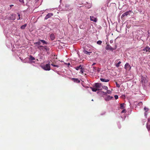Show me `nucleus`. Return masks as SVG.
Returning <instances> with one entry per match:
<instances>
[{
	"label": "nucleus",
	"instance_id": "obj_10",
	"mask_svg": "<svg viewBox=\"0 0 150 150\" xmlns=\"http://www.w3.org/2000/svg\"><path fill=\"white\" fill-rule=\"evenodd\" d=\"M113 97L110 96H108L107 97H105V100L106 101H108L109 100H110L111 99L113 98Z\"/></svg>",
	"mask_w": 150,
	"mask_h": 150
},
{
	"label": "nucleus",
	"instance_id": "obj_24",
	"mask_svg": "<svg viewBox=\"0 0 150 150\" xmlns=\"http://www.w3.org/2000/svg\"><path fill=\"white\" fill-rule=\"evenodd\" d=\"M41 42L39 40V41L37 42H36L34 43V44H37L38 45H40L41 44Z\"/></svg>",
	"mask_w": 150,
	"mask_h": 150
},
{
	"label": "nucleus",
	"instance_id": "obj_7",
	"mask_svg": "<svg viewBox=\"0 0 150 150\" xmlns=\"http://www.w3.org/2000/svg\"><path fill=\"white\" fill-rule=\"evenodd\" d=\"M53 15V14L52 13H49L45 16V19L46 20L48 18L52 16Z\"/></svg>",
	"mask_w": 150,
	"mask_h": 150
},
{
	"label": "nucleus",
	"instance_id": "obj_12",
	"mask_svg": "<svg viewBox=\"0 0 150 150\" xmlns=\"http://www.w3.org/2000/svg\"><path fill=\"white\" fill-rule=\"evenodd\" d=\"M93 71L96 72L97 71L98 72H99L100 71V69L98 68H97L96 67H93Z\"/></svg>",
	"mask_w": 150,
	"mask_h": 150
},
{
	"label": "nucleus",
	"instance_id": "obj_3",
	"mask_svg": "<svg viewBox=\"0 0 150 150\" xmlns=\"http://www.w3.org/2000/svg\"><path fill=\"white\" fill-rule=\"evenodd\" d=\"M131 12V11H129L124 13L121 16V19L123 18L125 16H127L129 15L130 13Z\"/></svg>",
	"mask_w": 150,
	"mask_h": 150
},
{
	"label": "nucleus",
	"instance_id": "obj_31",
	"mask_svg": "<svg viewBox=\"0 0 150 150\" xmlns=\"http://www.w3.org/2000/svg\"><path fill=\"white\" fill-rule=\"evenodd\" d=\"M101 92L104 95H105V96H107V93L106 92H105L104 91H101Z\"/></svg>",
	"mask_w": 150,
	"mask_h": 150
},
{
	"label": "nucleus",
	"instance_id": "obj_23",
	"mask_svg": "<svg viewBox=\"0 0 150 150\" xmlns=\"http://www.w3.org/2000/svg\"><path fill=\"white\" fill-rule=\"evenodd\" d=\"M26 26H27V24H25V25L21 26V28L22 29H24L25 28V27Z\"/></svg>",
	"mask_w": 150,
	"mask_h": 150
},
{
	"label": "nucleus",
	"instance_id": "obj_22",
	"mask_svg": "<svg viewBox=\"0 0 150 150\" xmlns=\"http://www.w3.org/2000/svg\"><path fill=\"white\" fill-rule=\"evenodd\" d=\"M29 59L30 60H35V58L32 55H30Z\"/></svg>",
	"mask_w": 150,
	"mask_h": 150
},
{
	"label": "nucleus",
	"instance_id": "obj_11",
	"mask_svg": "<svg viewBox=\"0 0 150 150\" xmlns=\"http://www.w3.org/2000/svg\"><path fill=\"white\" fill-rule=\"evenodd\" d=\"M90 18L91 21H93L95 22H97V18L91 16L90 17Z\"/></svg>",
	"mask_w": 150,
	"mask_h": 150
},
{
	"label": "nucleus",
	"instance_id": "obj_2",
	"mask_svg": "<svg viewBox=\"0 0 150 150\" xmlns=\"http://www.w3.org/2000/svg\"><path fill=\"white\" fill-rule=\"evenodd\" d=\"M43 69L45 70L49 71L50 69V64L49 63L46 64L43 67Z\"/></svg>",
	"mask_w": 150,
	"mask_h": 150
},
{
	"label": "nucleus",
	"instance_id": "obj_6",
	"mask_svg": "<svg viewBox=\"0 0 150 150\" xmlns=\"http://www.w3.org/2000/svg\"><path fill=\"white\" fill-rule=\"evenodd\" d=\"M106 50H110L112 51L114 49H113V48L111 47L110 45H107L106 47Z\"/></svg>",
	"mask_w": 150,
	"mask_h": 150
},
{
	"label": "nucleus",
	"instance_id": "obj_44",
	"mask_svg": "<svg viewBox=\"0 0 150 150\" xmlns=\"http://www.w3.org/2000/svg\"><path fill=\"white\" fill-rule=\"evenodd\" d=\"M92 101H93V99H92Z\"/></svg>",
	"mask_w": 150,
	"mask_h": 150
},
{
	"label": "nucleus",
	"instance_id": "obj_27",
	"mask_svg": "<svg viewBox=\"0 0 150 150\" xmlns=\"http://www.w3.org/2000/svg\"><path fill=\"white\" fill-rule=\"evenodd\" d=\"M51 65L54 67H55L57 68L59 67L58 65L54 64L53 63L52 64H51Z\"/></svg>",
	"mask_w": 150,
	"mask_h": 150
},
{
	"label": "nucleus",
	"instance_id": "obj_13",
	"mask_svg": "<svg viewBox=\"0 0 150 150\" xmlns=\"http://www.w3.org/2000/svg\"><path fill=\"white\" fill-rule=\"evenodd\" d=\"M72 79L74 80V81L77 83H79L80 82V80L79 79H76V78H72Z\"/></svg>",
	"mask_w": 150,
	"mask_h": 150
},
{
	"label": "nucleus",
	"instance_id": "obj_39",
	"mask_svg": "<svg viewBox=\"0 0 150 150\" xmlns=\"http://www.w3.org/2000/svg\"><path fill=\"white\" fill-rule=\"evenodd\" d=\"M19 1L21 2H24L23 0H19Z\"/></svg>",
	"mask_w": 150,
	"mask_h": 150
},
{
	"label": "nucleus",
	"instance_id": "obj_26",
	"mask_svg": "<svg viewBox=\"0 0 150 150\" xmlns=\"http://www.w3.org/2000/svg\"><path fill=\"white\" fill-rule=\"evenodd\" d=\"M121 63V62H119L116 65V66L117 67H119L120 64Z\"/></svg>",
	"mask_w": 150,
	"mask_h": 150
},
{
	"label": "nucleus",
	"instance_id": "obj_34",
	"mask_svg": "<svg viewBox=\"0 0 150 150\" xmlns=\"http://www.w3.org/2000/svg\"><path fill=\"white\" fill-rule=\"evenodd\" d=\"M114 97L115 99H117L118 98V96L117 95H115Z\"/></svg>",
	"mask_w": 150,
	"mask_h": 150
},
{
	"label": "nucleus",
	"instance_id": "obj_14",
	"mask_svg": "<svg viewBox=\"0 0 150 150\" xmlns=\"http://www.w3.org/2000/svg\"><path fill=\"white\" fill-rule=\"evenodd\" d=\"M100 80L102 82H108L109 81V80L108 79H104L100 78Z\"/></svg>",
	"mask_w": 150,
	"mask_h": 150
},
{
	"label": "nucleus",
	"instance_id": "obj_45",
	"mask_svg": "<svg viewBox=\"0 0 150 150\" xmlns=\"http://www.w3.org/2000/svg\"><path fill=\"white\" fill-rule=\"evenodd\" d=\"M36 1H38V0H36Z\"/></svg>",
	"mask_w": 150,
	"mask_h": 150
},
{
	"label": "nucleus",
	"instance_id": "obj_4",
	"mask_svg": "<svg viewBox=\"0 0 150 150\" xmlns=\"http://www.w3.org/2000/svg\"><path fill=\"white\" fill-rule=\"evenodd\" d=\"M125 68L126 70H129L130 69L131 67L129 63H127L125 65Z\"/></svg>",
	"mask_w": 150,
	"mask_h": 150
},
{
	"label": "nucleus",
	"instance_id": "obj_15",
	"mask_svg": "<svg viewBox=\"0 0 150 150\" xmlns=\"http://www.w3.org/2000/svg\"><path fill=\"white\" fill-rule=\"evenodd\" d=\"M51 39L53 40L55 38V36L54 34H51L50 36Z\"/></svg>",
	"mask_w": 150,
	"mask_h": 150
},
{
	"label": "nucleus",
	"instance_id": "obj_30",
	"mask_svg": "<svg viewBox=\"0 0 150 150\" xmlns=\"http://www.w3.org/2000/svg\"><path fill=\"white\" fill-rule=\"evenodd\" d=\"M116 83V86L118 88H119L120 87V85L117 82H116V83Z\"/></svg>",
	"mask_w": 150,
	"mask_h": 150
},
{
	"label": "nucleus",
	"instance_id": "obj_38",
	"mask_svg": "<svg viewBox=\"0 0 150 150\" xmlns=\"http://www.w3.org/2000/svg\"><path fill=\"white\" fill-rule=\"evenodd\" d=\"M148 122H150V117L148 118Z\"/></svg>",
	"mask_w": 150,
	"mask_h": 150
},
{
	"label": "nucleus",
	"instance_id": "obj_5",
	"mask_svg": "<svg viewBox=\"0 0 150 150\" xmlns=\"http://www.w3.org/2000/svg\"><path fill=\"white\" fill-rule=\"evenodd\" d=\"M141 81L142 83H146L147 82V80L146 78L145 77H142Z\"/></svg>",
	"mask_w": 150,
	"mask_h": 150
},
{
	"label": "nucleus",
	"instance_id": "obj_32",
	"mask_svg": "<svg viewBox=\"0 0 150 150\" xmlns=\"http://www.w3.org/2000/svg\"><path fill=\"white\" fill-rule=\"evenodd\" d=\"M147 128L148 129V130H150V125H147Z\"/></svg>",
	"mask_w": 150,
	"mask_h": 150
},
{
	"label": "nucleus",
	"instance_id": "obj_21",
	"mask_svg": "<svg viewBox=\"0 0 150 150\" xmlns=\"http://www.w3.org/2000/svg\"><path fill=\"white\" fill-rule=\"evenodd\" d=\"M83 52L89 55L91 53V52H88L86 50H84L83 51Z\"/></svg>",
	"mask_w": 150,
	"mask_h": 150
},
{
	"label": "nucleus",
	"instance_id": "obj_1",
	"mask_svg": "<svg viewBox=\"0 0 150 150\" xmlns=\"http://www.w3.org/2000/svg\"><path fill=\"white\" fill-rule=\"evenodd\" d=\"M38 48L40 50H42L45 51L46 50V51H47L49 50L48 48L46 46H40L38 47Z\"/></svg>",
	"mask_w": 150,
	"mask_h": 150
},
{
	"label": "nucleus",
	"instance_id": "obj_29",
	"mask_svg": "<svg viewBox=\"0 0 150 150\" xmlns=\"http://www.w3.org/2000/svg\"><path fill=\"white\" fill-rule=\"evenodd\" d=\"M111 92H112L111 91H110V90H107L106 93H107V94L108 93V94H110L111 93Z\"/></svg>",
	"mask_w": 150,
	"mask_h": 150
},
{
	"label": "nucleus",
	"instance_id": "obj_43",
	"mask_svg": "<svg viewBox=\"0 0 150 150\" xmlns=\"http://www.w3.org/2000/svg\"><path fill=\"white\" fill-rule=\"evenodd\" d=\"M70 63H69L68 64V65H70Z\"/></svg>",
	"mask_w": 150,
	"mask_h": 150
},
{
	"label": "nucleus",
	"instance_id": "obj_40",
	"mask_svg": "<svg viewBox=\"0 0 150 150\" xmlns=\"http://www.w3.org/2000/svg\"><path fill=\"white\" fill-rule=\"evenodd\" d=\"M143 51H145L146 52V50H145V48L143 49Z\"/></svg>",
	"mask_w": 150,
	"mask_h": 150
},
{
	"label": "nucleus",
	"instance_id": "obj_28",
	"mask_svg": "<svg viewBox=\"0 0 150 150\" xmlns=\"http://www.w3.org/2000/svg\"><path fill=\"white\" fill-rule=\"evenodd\" d=\"M102 88L103 89L106 90H107L108 89V87L106 86H103Z\"/></svg>",
	"mask_w": 150,
	"mask_h": 150
},
{
	"label": "nucleus",
	"instance_id": "obj_35",
	"mask_svg": "<svg viewBox=\"0 0 150 150\" xmlns=\"http://www.w3.org/2000/svg\"><path fill=\"white\" fill-rule=\"evenodd\" d=\"M80 72L82 74H83V69L82 68V69H81V70L80 71Z\"/></svg>",
	"mask_w": 150,
	"mask_h": 150
},
{
	"label": "nucleus",
	"instance_id": "obj_20",
	"mask_svg": "<svg viewBox=\"0 0 150 150\" xmlns=\"http://www.w3.org/2000/svg\"><path fill=\"white\" fill-rule=\"evenodd\" d=\"M124 103H122L120 104V108L121 109H124L125 108V106H124Z\"/></svg>",
	"mask_w": 150,
	"mask_h": 150
},
{
	"label": "nucleus",
	"instance_id": "obj_25",
	"mask_svg": "<svg viewBox=\"0 0 150 150\" xmlns=\"http://www.w3.org/2000/svg\"><path fill=\"white\" fill-rule=\"evenodd\" d=\"M102 43V42L101 40H98V41L97 42V43L99 45H101Z\"/></svg>",
	"mask_w": 150,
	"mask_h": 150
},
{
	"label": "nucleus",
	"instance_id": "obj_41",
	"mask_svg": "<svg viewBox=\"0 0 150 150\" xmlns=\"http://www.w3.org/2000/svg\"><path fill=\"white\" fill-rule=\"evenodd\" d=\"M96 64V63H94L92 65V66H93V65H94L95 64Z\"/></svg>",
	"mask_w": 150,
	"mask_h": 150
},
{
	"label": "nucleus",
	"instance_id": "obj_33",
	"mask_svg": "<svg viewBox=\"0 0 150 150\" xmlns=\"http://www.w3.org/2000/svg\"><path fill=\"white\" fill-rule=\"evenodd\" d=\"M18 17L17 19V20H20V15L19 13H18Z\"/></svg>",
	"mask_w": 150,
	"mask_h": 150
},
{
	"label": "nucleus",
	"instance_id": "obj_9",
	"mask_svg": "<svg viewBox=\"0 0 150 150\" xmlns=\"http://www.w3.org/2000/svg\"><path fill=\"white\" fill-rule=\"evenodd\" d=\"M101 86V83H96L95 85V87L97 89L100 88Z\"/></svg>",
	"mask_w": 150,
	"mask_h": 150
},
{
	"label": "nucleus",
	"instance_id": "obj_18",
	"mask_svg": "<svg viewBox=\"0 0 150 150\" xmlns=\"http://www.w3.org/2000/svg\"><path fill=\"white\" fill-rule=\"evenodd\" d=\"M145 50H146V52H150V48L149 46H146L145 47Z\"/></svg>",
	"mask_w": 150,
	"mask_h": 150
},
{
	"label": "nucleus",
	"instance_id": "obj_16",
	"mask_svg": "<svg viewBox=\"0 0 150 150\" xmlns=\"http://www.w3.org/2000/svg\"><path fill=\"white\" fill-rule=\"evenodd\" d=\"M82 67L81 66V65H80L78 66H77V67H76L75 69H76V70H78L80 69H82Z\"/></svg>",
	"mask_w": 150,
	"mask_h": 150
},
{
	"label": "nucleus",
	"instance_id": "obj_36",
	"mask_svg": "<svg viewBox=\"0 0 150 150\" xmlns=\"http://www.w3.org/2000/svg\"><path fill=\"white\" fill-rule=\"evenodd\" d=\"M144 109L146 111V112H147L148 110V109L145 107L144 108Z\"/></svg>",
	"mask_w": 150,
	"mask_h": 150
},
{
	"label": "nucleus",
	"instance_id": "obj_42",
	"mask_svg": "<svg viewBox=\"0 0 150 150\" xmlns=\"http://www.w3.org/2000/svg\"><path fill=\"white\" fill-rule=\"evenodd\" d=\"M13 6V5H11L10 6V7H12V6Z\"/></svg>",
	"mask_w": 150,
	"mask_h": 150
},
{
	"label": "nucleus",
	"instance_id": "obj_8",
	"mask_svg": "<svg viewBox=\"0 0 150 150\" xmlns=\"http://www.w3.org/2000/svg\"><path fill=\"white\" fill-rule=\"evenodd\" d=\"M16 15L15 14H12L10 15V19L12 20H14L16 18Z\"/></svg>",
	"mask_w": 150,
	"mask_h": 150
},
{
	"label": "nucleus",
	"instance_id": "obj_17",
	"mask_svg": "<svg viewBox=\"0 0 150 150\" xmlns=\"http://www.w3.org/2000/svg\"><path fill=\"white\" fill-rule=\"evenodd\" d=\"M39 40L42 43L43 45L47 44V42H46L45 40Z\"/></svg>",
	"mask_w": 150,
	"mask_h": 150
},
{
	"label": "nucleus",
	"instance_id": "obj_37",
	"mask_svg": "<svg viewBox=\"0 0 150 150\" xmlns=\"http://www.w3.org/2000/svg\"><path fill=\"white\" fill-rule=\"evenodd\" d=\"M126 111V110H125V109H123L122 111L121 112V113H124V112H125V111Z\"/></svg>",
	"mask_w": 150,
	"mask_h": 150
},
{
	"label": "nucleus",
	"instance_id": "obj_19",
	"mask_svg": "<svg viewBox=\"0 0 150 150\" xmlns=\"http://www.w3.org/2000/svg\"><path fill=\"white\" fill-rule=\"evenodd\" d=\"M91 88L92 89V91H93L96 92L97 90H98L99 89H98L97 88H96V87L95 88H92L91 87Z\"/></svg>",
	"mask_w": 150,
	"mask_h": 150
}]
</instances>
